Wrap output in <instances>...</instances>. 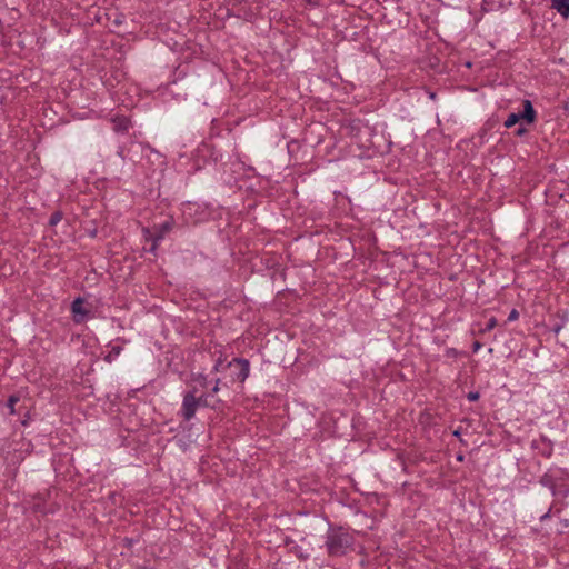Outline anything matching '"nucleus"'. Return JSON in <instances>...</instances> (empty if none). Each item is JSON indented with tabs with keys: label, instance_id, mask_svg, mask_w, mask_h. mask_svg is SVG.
I'll return each mask as SVG.
<instances>
[{
	"label": "nucleus",
	"instance_id": "obj_1",
	"mask_svg": "<svg viewBox=\"0 0 569 569\" xmlns=\"http://www.w3.org/2000/svg\"><path fill=\"white\" fill-rule=\"evenodd\" d=\"M212 370L221 373L230 371L229 376L224 377L226 381L223 382L224 387H230L234 382L243 383L246 381L250 373V362L244 358H233L231 361L226 362L220 351V356L216 359Z\"/></svg>",
	"mask_w": 569,
	"mask_h": 569
},
{
	"label": "nucleus",
	"instance_id": "obj_26",
	"mask_svg": "<svg viewBox=\"0 0 569 569\" xmlns=\"http://www.w3.org/2000/svg\"><path fill=\"white\" fill-rule=\"evenodd\" d=\"M455 437L459 438L461 436V431L458 429V430H455L453 433H452Z\"/></svg>",
	"mask_w": 569,
	"mask_h": 569
},
{
	"label": "nucleus",
	"instance_id": "obj_23",
	"mask_svg": "<svg viewBox=\"0 0 569 569\" xmlns=\"http://www.w3.org/2000/svg\"><path fill=\"white\" fill-rule=\"evenodd\" d=\"M199 381L202 387H207V377L201 375Z\"/></svg>",
	"mask_w": 569,
	"mask_h": 569
},
{
	"label": "nucleus",
	"instance_id": "obj_22",
	"mask_svg": "<svg viewBox=\"0 0 569 569\" xmlns=\"http://www.w3.org/2000/svg\"><path fill=\"white\" fill-rule=\"evenodd\" d=\"M481 347H482L481 342L475 341L472 345V351L477 352L478 350H480Z\"/></svg>",
	"mask_w": 569,
	"mask_h": 569
},
{
	"label": "nucleus",
	"instance_id": "obj_24",
	"mask_svg": "<svg viewBox=\"0 0 569 569\" xmlns=\"http://www.w3.org/2000/svg\"><path fill=\"white\" fill-rule=\"evenodd\" d=\"M561 329H562V325H560V323H559V325H556V326L553 327L552 331H553L556 335H558V333L560 332V330H561Z\"/></svg>",
	"mask_w": 569,
	"mask_h": 569
},
{
	"label": "nucleus",
	"instance_id": "obj_13",
	"mask_svg": "<svg viewBox=\"0 0 569 569\" xmlns=\"http://www.w3.org/2000/svg\"><path fill=\"white\" fill-rule=\"evenodd\" d=\"M62 219V213L60 211H54L49 218V224L51 227L57 226Z\"/></svg>",
	"mask_w": 569,
	"mask_h": 569
},
{
	"label": "nucleus",
	"instance_id": "obj_18",
	"mask_svg": "<svg viewBox=\"0 0 569 569\" xmlns=\"http://www.w3.org/2000/svg\"><path fill=\"white\" fill-rule=\"evenodd\" d=\"M122 542H123L124 547L131 548L134 545L136 539L126 537V538H123Z\"/></svg>",
	"mask_w": 569,
	"mask_h": 569
},
{
	"label": "nucleus",
	"instance_id": "obj_17",
	"mask_svg": "<svg viewBox=\"0 0 569 569\" xmlns=\"http://www.w3.org/2000/svg\"><path fill=\"white\" fill-rule=\"evenodd\" d=\"M479 397H480V393L478 391H470L467 395V399L469 401H477L479 399Z\"/></svg>",
	"mask_w": 569,
	"mask_h": 569
},
{
	"label": "nucleus",
	"instance_id": "obj_19",
	"mask_svg": "<svg viewBox=\"0 0 569 569\" xmlns=\"http://www.w3.org/2000/svg\"><path fill=\"white\" fill-rule=\"evenodd\" d=\"M221 383L223 385V382H222V379H221V378L216 379L214 386H213V388H212V390H211V393H212V395H213V393H217V392L220 390V385H221Z\"/></svg>",
	"mask_w": 569,
	"mask_h": 569
},
{
	"label": "nucleus",
	"instance_id": "obj_3",
	"mask_svg": "<svg viewBox=\"0 0 569 569\" xmlns=\"http://www.w3.org/2000/svg\"><path fill=\"white\" fill-rule=\"evenodd\" d=\"M537 119V112L530 100H523V110L517 113H510L508 118L505 120L503 126L506 128H511L520 121H525L527 123H533Z\"/></svg>",
	"mask_w": 569,
	"mask_h": 569
},
{
	"label": "nucleus",
	"instance_id": "obj_2",
	"mask_svg": "<svg viewBox=\"0 0 569 569\" xmlns=\"http://www.w3.org/2000/svg\"><path fill=\"white\" fill-rule=\"evenodd\" d=\"M355 538L351 533L343 530L341 527H329L326 535V548L330 557H342L352 549Z\"/></svg>",
	"mask_w": 569,
	"mask_h": 569
},
{
	"label": "nucleus",
	"instance_id": "obj_8",
	"mask_svg": "<svg viewBox=\"0 0 569 569\" xmlns=\"http://www.w3.org/2000/svg\"><path fill=\"white\" fill-rule=\"evenodd\" d=\"M543 487H547L549 488L551 491H552V495L555 496L556 495V482H557V478L552 475V473H549V472H546L541 478H540V481H539Z\"/></svg>",
	"mask_w": 569,
	"mask_h": 569
},
{
	"label": "nucleus",
	"instance_id": "obj_4",
	"mask_svg": "<svg viewBox=\"0 0 569 569\" xmlns=\"http://www.w3.org/2000/svg\"><path fill=\"white\" fill-rule=\"evenodd\" d=\"M197 388L186 392L183 395L182 405L180 409V415L186 421H190L199 408V402H197Z\"/></svg>",
	"mask_w": 569,
	"mask_h": 569
},
{
	"label": "nucleus",
	"instance_id": "obj_21",
	"mask_svg": "<svg viewBox=\"0 0 569 569\" xmlns=\"http://www.w3.org/2000/svg\"><path fill=\"white\" fill-rule=\"evenodd\" d=\"M527 131H528V130H527L523 126H520V127L516 130V134H517V136H519V137H521V136L526 134V133H527Z\"/></svg>",
	"mask_w": 569,
	"mask_h": 569
},
{
	"label": "nucleus",
	"instance_id": "obj_25",
	"mask_svg": "<svg viewBox=\"0 0 569 569\" xmlns=\"http://www.w3.org/2000/svg\"><path fill=\"white\" fill-rule=\"evenodd\" d=\"M549 516H550V509H549L546 513H543L542 516H540V520H541V521H543V520H546L547 518H549Z\"/></svg>",
	"mask_w": 569,
	"mask_h": 569
},
{
	"label": "nucleus",
	"instance_id": "obj_28",
	"mask_svg": "<svg viewBox=\"0 0 569 569\" xmlns=\"http://www.w3.org/2000/svg\"><path fill=\"white\" fill-rule=\"evenodd\" d=\"M429 97H430V99L435 100L436 99V93L432 92V91H429Z\"/></svg>",
	"mask_w": 569,
	"mask_h": 569
},
{
	"label": "nucleus",
	"instance_id": "obj_20",
	"mask_svg": "<svg viewBox=\"0 0 569 569\" xmlns=\"http://www.w3.org/2000/svg\"><path fill=\"white\" fill-rule=\"evenodd\" d=\"M518 317H519L518 311L516 309H512L508 316V320L513 321V320L518 319Z\"/></svg>",
	"mask_w": 569,
	"mask_h": 569
},
{
	"label": "nucleus",
	"instance_id": "obj_7",
	"mask_svg": "<svg viewBox=\"0 0 569 569\" xmlns=\"http://www.w3.org/2000/svg\"><path fill=\"white\" fill-rule=\"evenodd\" d=\"M82 305H83V299L82 298H77L71 303V311L73 313L74 321L78 322V323L82 322L84 317L88 315V310H86L82 307Z\"/></svg>",
	"mask_w": 569,
	"mask_h": 569
},
{
	"label": "nucleus",
	"instance_id": "obj_9",
	"mask_svg": "<svg viewBox=\"0 0 569 569\" xmlns=\"http://www.w3.org/2000/svg\"><path fill=\"white\" fill-rule=\"evenodd\" d=\"M551 8L556 9L563 18L569 17V1L551 0Z\"/></svg>",
	"mask_w": 569,
	"mask_h": 569
},
{
	"label": "nucleus",
	"instance_id": "obj_14",
	"mask_svg": "<svg viewBox=\"0 0 569 569\" xmlns=\"http://www.w3.org/2000/svg\"><path fill=\"white\" fill-rule=\"evenodd\" d=\"M146 239H147L148 241H151V242H152V244H151V247H150L149 251H150V252H152V253H156V251H157V249H158V246H159V242H160V241H156V238H154V237H149V234H146Z\"/></svg>",
	"mask_w": 569,
	"mask_h": 569
},
{
	"label": "nucleus",
	"instance_id": "obj_12",
	"mask_svg": "<svg viewBox=\"0 0 569 569\" xmlns=\"http://www.w3.org/2000/svg\"><path fill=\"white\" fill-rule=\"evenodd\" d=\"M17 402H19V397L16 396V395L10 396L8 401H7V407H8V409H9L11 415L16 413L14 406H16Z\"/></svg>",
	"mask_w": 569,
	"mask_h": 569
},
{
	"label": "nucleus",
	"instance_id": "obj_11",
	"mask_svg": "<svg viewBox=\"0 0 569 569\" xmlns=\"http://www.w3.org/2000/svg\"><path fill=\"white\" fill-rule=\"evenodd\" d=\"M130 121L127 118H118L114 120V129L117 131H127L129 129Z\"/></svg>",
	"mask_w": 569,
	"mask_h": 569
},
{
	"label": "nucleus",
	"instance_id": "obj_15",
	"mask_svg": "<svg viewBox=\"0 0 569 569\" xmlns=\"http://www.w3.org/2000/svg\"><path fill=\"white\" fill-rule=\"evenodd\" d=\"M197 402H199V407H209L208 395H201L197 397Z\"/></svg>",
	"mask_w": 569,
	"mask_h": 569
},
{
	"label": "nucleus",
	"instance_id": "obj_10",
	"mask_svg": "<svg viewBox=\"0 0 569 569\" xmlns=\"http://www.w3.org/2000/svg\"><path fill=\"white\" fill-rule=\"evenodd\" d=\"M122 351V347L121 346H111V349L109 351V353L106 356L104 360L107 362H112Z\"/></svg>",
	"mask_w": 569,
	"mask_h": 569
},
{
	"label": "nucleus",
	"instance_id": "obj_27",
	"mask_svg": "<svg viewBox=\"0 0 569 569\" xmlns=\"http://www.w3.org/2000/svg\"><path fill=\"white\" fill-rule=\"evenodd\" d=\"M118 156H119L120 158H122V159L124 158V156H123V149H122V148H120V149H119V151H118Z\"/></svg>",
	"mask_w": 569,
	"mask_h": 569
},
{
	"label": "nucleus",
	"instance_id": "obj_16",
	"mask_svg": "<svg viewBox=\"0 0 569 569\" xmlns=\"http://www.w3.org/2000/svg\"><path fill=\"white\" fill-rule=\"evenodd\" d=\"M497 326V320L496 318H490L483 329V331H490L492 330L495 327Z\"/></svg>",
	"mask_w": 569,
	"mask_h": 569
},
{
	"label": "nucleus",
	"instance_id": "obj_5",
	"mask_svg": "<svg viewBox=\"0 0 569 569\" xmlns=\"http://www.w3.org/2000/svg\"><path fill=\"white\" fill-rule=\"evenodd\" d=\"M174 226V221L172 218H169L164 222L153 226L152 231L149 229H144V234H149V237H154L156 241H161L167 233H169Z\"/></svg>",
	"mask_w": 569,
	"mask_h": 569
},
{
	"label": "nucleus",
	"instance_id": "obj_6",
	"mask_svg": "<svg viewBox=\"0 0 569 569\" xmlns=\"http://www.w3.org/2000/svg\"><path fill=\"white\" fill-rule=\"evenodd\" d=\"M531 447L546 458H550L553 452V443L546 436H540L538 439L532 440Z\"/></svg>",
	"mask_w": 569,
	"mask_h": 569
}]
</instances>
